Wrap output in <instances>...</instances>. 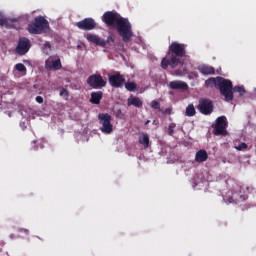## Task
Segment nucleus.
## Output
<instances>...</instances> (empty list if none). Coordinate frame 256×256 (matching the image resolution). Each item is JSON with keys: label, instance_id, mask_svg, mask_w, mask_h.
Wrapping results in <instances>:
<instances>
[{"label": "nucleus", "instance_id": "nucleus-1", "mask_svg": "<svg viewBox=\"0 0 256 256\" xmlns=\"http://www.w3.org/2000/svg\"><path fill=\"white\" fill-rule=\"evenodd\" d=\"M102 21L108 27L116 29L118 35L124 43H129L133 37V26L129 19L122 17L121 14L115 11H107L102 16Z\"/></svg>", "mask_w": 256, "mask_h": 256}, {"label": "nucleus", "instance_id": "nucleus-2", "mask_svg": "<svg viewBox=\"0 0 256 256\" xmlns=\"http://www.w3.org/2000/svg\"><path fill=\"white\" fill-rule=\"evenodd\" d=\"M186 47L187 45L185 44L172 42L168 47L166 57L161 60L162 69L165 70L168 67H171V69H177L179 65H183V57L187 56V50H185Z\"/></svg>", "mask_w": 256, "mask_h": 256}, {"label": "nucleus", "instance_id": "nucleus-3", "mask_svg": "<svg viewBox=\"0 0 256 256\" xmlns=\"http://www.w3.org/2000/svg\"><path fill=\"white\" fill-rule=\"evenodd\" d=\"M217 89H219L220 95L224 97L227 103H231V101L235 99V95L233 94V82L231 80L218 76Z\"/></svg>", "mask_w": 256, "mask_h": 256}, {"label": "nucleus", "instance_id": "nucleus-4", "mask_svg": "<svg viewBox=\"0 0 256 256\" xmlns=\"http://www.w3.org/2000/svg\"><path fill=\"white\" fill-rule=\"evenodd\" d=\"M28 33L31 35H41L49 29V21L43 16H37L32 23L28 25Z\"/></svg>", "mask_w": 256, "mask_h": 256}, {"label": "nucleus", "instance_id": "nucleus-5", "mask_svg": "<svg viewBox=\"0 0 256 256\" xmlns=\"http://www.w3.org/2000/svg\"><path fill=\"white\" fill-rule=\"evenodd\" d=\"M113 117L109 113L98 114V120L101 133L104 135H111L113 133V124L111 123Z\"/></svg>", "mask_w": 256, "mask_h": 256}, {"label": "nucleus", "instance_id": "nucleus-6", "mask_svg": "<svg viewBox=\"0 0 256 256\" xmlns=\"http://www.w3.org/2000/svg\"><path fill=\"white\" fill-rule=\"evenodd\" d=\"M86 39L87 41H89V43H93L98 47H106L107 45L111 46L115 44V38L113 36H108L107 40H105L97 36L96 34L89 33L86 35Z\"/></svg>", "mask_w": 256, "mask_h": 256}, {"label": "nucleus", "instance_id": "nucleus-7", "mask_svg": "<svg viewBox=\"0 0 256 256\" xmlns=\"http://www.w3.org/2000/svg\"><path fill=\"white\" fill-rule=\"evenodd\" d=\"M86 83L92 89H103V87H107V80L103 79V76H101V74L90 75L87 78Z\"/></svg>", "mask_w": 256, "mask_h": 256}, {"label": "nucleus", "instance_id": "nucleus-8", "mask_svg": "<svg viewBox=\"0 0 256 256\" xmlns=\"http://www.w3.org/2000/svg\"><path fill=\"white\" fill-rule=\"evenodd\" d=\"M197 109L202 115H211L214 109L213 101L207 98L200 99Z\"/></svg>", "mask_w": 256, "mask_h": 256}, {"label": "nucleus", "instance_id": "nucleus-9", "mask_svg": "<svg viewBox=\"0 0 256 256\" xmlns=\"http://www.w3.org/2000/svg\"><path fill=\"white\" fill-rule=\"evenodd\" d=\"M214 135H227V117L220 116L216 119V124L213 130Z\"/></svg>", "mask_w": 256, "mask_h": 256}, {"label": "nucleus", "instance_id": "nucleus-10", "mask_svg": "<svg viewBox=\"0 0 256 256\" xmlns=\"http://www.w3.org/2000/svg\"><path fill=\"white\" fill-rule=\"evenodd\" d=\"M76 27L82 31H93V29H96L97 23L93 18H85L77 22Z\"/></svg>", "mask_w": 256, "mask_h": 256}, {"label": "nucleus", "instance_id": "nucleus-11", "mask_svg": "<svg viewBox=\"0 0 256 256\" xmlns=\"http://www.w3.org/2000/svg\"><path fill=\"white\" fill-rule=\"evenodd\" d=\"M30 49L31 41L25 37L20 38L16 47V53H18V55H26V53H29Z\"/></svg>", "mask_w": 256, "mask_h": 256}, {"label": "nucleus", "instance_id": "nucleus-12", "mask_svg": "<svg viewBox=\"0 0 256 256\" xmlns=\"http://www.w3.org/2000/svg\"><path fill=\"white\" fill-rule=\"evenodd\" d=\"M108 81L111 87H114L115 89H119L120 87H123V83H125V76L117 72L116 74L109 75Z\"/></svg>", "mask_w": 256, "mask_h": 256}, {"label": "nucleus", "instance_id": "nucleus-13", "mask_svg": "<svg viewBox=\"0 0 256 256\" xmlns=\"http://www.w3.org/2000/svg\"><path fill=\"white\" fill-rule=\"evenodd\" d=\"M63 65L61 64V59H54L52 56H50L45 61V69L47 71H59V69H62Z\"/></svg>", "mask_w": 256, "mask_h": 256}, {"label": "nucleus", "instance_id": "nucleus-14", "mask_svg": "<svg viewBox=\"0 0 256 256\" xmlns=\"http://www.w3.org/2000/svg\"><path fill=\"white\" fill-rule=\"evenodd\" d=\"M170 89L178 90V91H187L189 89V85L186 82L181 80L172 81L169 83Z\"/></svg>", "mask_w": 256, "mask_h": 256}, {"label": "nucleus", "instance_id": "nucleus-15", "mask_svg": "<svg viewBox=\"0 0 256 256\" xmlns=\"http://www.w3.org/2000/svg\"><path fill=\"white\" fill-rule=\"evenodd\" d=\"M131 105L133 107H137L138 109H141V107H143V101L141 100V98L137 97V96H133L131 95L128 99H127V106L131 107Z\"/></svg>", "mask_w": 256, "mask_h": 256}, {"label": "nucleus", "instance_id": "nucleus-16", "mask_svg": "<svg viewBox=\"0 0 256 256\" xmlns=\"http://www.w3.org/2000/svg\"><path fill=\"white\" fill-rule=\"evenodd\" d=\"M207 159H209V154H207L206 150H199L198 152H196L195 154V161L196 163H205V161H207Z\"/></svg>", "mask_w": 256, "mask_h": 256}, {"label": "nucleus", "instance_id": "nucleus-17", "mask_svg": "<svg viewBox=\"0 0 256 256\" xmlns=\"http://www.w3.org/2000/svg\"><path fill=\"white\" fill-rule=\"evenodd\" d=\"M101 99H103V93L101 91L91 93L90 101L94 105H99V103H101Z\"/></svg>", "mask_w": 256, "mask_h": 256}, {"label": "nucleus", "instance_id": "nucleus-18", "mask_svg": "<svg viewBox=\"0 0 256 256\" xmlns=\"http://www.w3.org/2000/svg\"><path fill=\"white\" fill-rule=\"evenodd\" d=\"M198 71H200L202 75H215V68L211 66H200Z\"/></svg>", "mask_w": 256, "mask_h": 256}, {"label": "nucleus", "instance_id": "nucleus-19", "mask_svg": "<svg viewBox=\"0 0 256 256\" xmlns=\"http://www.w3.org/2000/svg\"><path fill=\"white\" fill-rule=\"evenodd\" d=\"M138 142L140 145H143L144 149H148L150 142H149V134L143 133L140 137Z\"/></svg>", "mask_w": 256, "mask_h": 256}, {"label": "nucleus", "instance_id": "nucleus-20", "mask_svg": "<svg viewBox=\"0 0 256 256\" xmlns=\"http://www.w3.org/2000/svg\"><path fill=\"white\" fill-rule=\"evenodd\" d=\"M218 81H219V76H217L216 78L211 77L205 81V85L206 87H210L211 89H213V87L217 88L219 85Z\"/></svg>", "mask_w": 256, "mask_h": 256}, {"label": "nucleus", "instance_id": "nucleus-21", "mask_svg": "<svg viewBox=\"0 0 256 256\" xmlns=\"http://www.w3.org/2000/svg\"><path fill=\"white\" fill-rule=\"evenodd\" d=\"M9 26V20L7 17H5V14L0 11V27H8Z\"/></svg>", "mask_w": 256, "mask_h": 256}, {"label": "nucleus", "instance_id": "nucleus-22", "mask_svg": "<svg viewBox=\"0 0 256 256\" xmlns=\"http://www.w3.org/2000/svg\"><path fill=\"white\" fill-rule=\"evenodd\" d=\"M125 89L130 91L131 93L137 91V84L135 82H127L125 83Z\"/></svg>", "mask_w": 256, "mask_h": 256}, {"label": "nucleus", "instance_id": "nucleus-23", "mask_svg": "<svg viewBox=\"0 0 256 256\" xmlns=\"http://www.w3.org/2000/svg\"><path fill=\"white\" fill-rule=\"evenodd\" d=\"M195 113H196L195 106L193 104H189L186 108V116L194 117Z\"/></svg>", "mask_w": 256, "mask_h": 256}, {"label": "nucleus", "instance_id": "nucleus-24", "mask_svg": "<svg viewBox=\"0 0 256 256\" xmlns=\"http://www.w3.org/2000/svg\"><path fill=\"white\" fill-rule=\"evenodd\" d=\"M233 91H236V93H239L240 97H243L247 91L245 90V87L243 86H235L233 88Z\"/></svg>", "mask_w": 256, "mask_h": 256}, {"label": "nucleus", "instance_id": "nucleus-25", "mask_svg": "<svg viewBox=\"0 0 256 256\" xmlns=\"http://www.w3.org/2000/svg\"><path fill=\"white\" fill-rule=\"evenodd\" d=\"M16 71H19V73H27V67L23 65V63H18L15 65Z\"/></svg>", "mask_w": 256, "mask_h": 256}, {"label": "nucleus", "instance_id": "nucleus-26", "mask_svg": "<svg viewBox=\"0 0 256 256\" xmlns=\"http://www.w3.org/2000/svg\"><path fill=\"white\" fill-rule=\"evenodd\" d=\"M175 127H177V124H175V123L169 124L168 135H170V137H173V133H175Z\"/></svg>", "mask_w": 256, "mask_h": 256}, {"label": "nucleus", "instance_id": "nucleus-27", "mask_svg": "<svg viewBox=\"0 0 256 256\" xmlns=\"http://www.w3.org/2000/svg\"><path fill=\"white\" fill-rule=\"evenodd\" d=\"M47 49H49V50H47ZM49 51H51V43L45 42L43 44V53H45L46 55H49Z\"/></svg>", "mask_w": 256, "mask_h": 256}, {"label": "nucleus", "instance_id": "nucleus-28", "mask_svg": "<svg viewBox=\"0 0 256 256\" xmlns=\"http://www.w3.org/2000/svg\"><path fill=\"white\" fill-rule=\"evenodd\" d=\"M248 145L245 142H241L238 146H236L237 151H244L247 149Z\"/></svg>", "mask_w": 256, "mask_h": 256}, {"label": "nucleus", "instance_id": "nucleus-29", "mask_svg": "<svg viewBox=\"0 0 256 256\" xmlns=\"http://www.w3.org/2000/svg\"><path fill=\"white\" fill-rule=\"evenodd\" d=\"M151 108L152 109H161V103H159V101L154 100L151 102Z\"/></svg>", "mask_w": 256, "mask_h": 256}, {"label": "nucleus", "instance_id": "nucleus-30", "mask_svg": "<svg viewBox=\"0 0 256 256\" xmlns=\"http://www.w3.org/2000/svg\"><path fill=\"white\" fill-rule=\"evenodd\" d=\"M60 97H69V91L65 88L60 90Z\"/></svg>", "mask_w": 256, "mask_h": 256}, {"label": "nucleus", "instance_id": "nucleus-31", "mask_svg": "<svg viewBox=\"0 0 256 256\" xmlns=\"http://www.w3.org/2000/svg\"><path fill=\"white\" fill-rule=\"evenodd\" d=\"M39 146H37V141H32L31 142V151H38Z\"/></svg>", "mask_w": 256, "mask_h": 256}, {"label": "nucleus", "instance_id": "nucleus-32", "mask_svg": "<svg viewBox=\"0 0 256 256\" xmlns=\"http://www.w3.org/2000/svg\"><path fill=\"white\" fill-rule=\"evenodd\" d=\"M162 113L163 115H171V113H173V110L171 108H166Z\"/></svg>", "mask_w": 256, "mask_h": 256}, {"label": "nucleus", "instance_id": "nucleus-33", "mask_svg": "<svg viewBox=\"0 0 256 256\" xmlns=\"http://www.w3.org/2000/svg\"><path fill=\"white\" fill-rule=\"evenodd\" d=\"M36 102L37 103H43V98L41 96L36 97Z\"/></svg>", "mask_w": 256, "mask_h": 256}, {"label": "nucleus", "instance_id": "nucleus-34", "mask_svg": "<svg viewBox=\"0 0 256 256\" xmlns=\"http://www.w3.org/2000/svg\"><path fill=\"white\" fill-rule=\"evenodd\" d=\"M234 202H235V200H233L232 197L228 198L227 201H226V203H234Z\"/></svg>", "mask_w": 256, "mask_h": 256}, {"label": "nucleus", "instance_id": "nucleus-35", "mask_svg": "<svg viewBox=\"0 0 256 256\" xmlns=\"http://www.w3.org/2000/svg\"><path fill=\"white\" fill-rule=\"evenodd\" d=\"M20 231H24V233H29V230L27 229H21Z\"/></svg>", "mask_w": 256, "mask_h": 256}, {"label": "nucleus", "instance_id": "nucleus-36", "mask_svg": "<svg viewBox=\"0 0 256 256\" xmlns=\"http://www.w3.org/2000/svg\"><path fill=\"white\" fill-rule=\"evenodd\" d=\"M149 123H151V121H150V120H147V121L145 122V125H149Z\"/></svg>", "mask_w": 256, "mask_h": 256}, {"label": "nucleus", "instance_id": "nucleus-37", "mask_svg": "<svg viewBox=\"0 0 256 256\" xmlns=\"http://www.w3.org/2000/svg\"><path fill=\"white\" fill-rule=\"evenodd\" d=\"M184 73H187V69L186 68H184Z\"/></svg>", "mask_w": 256, "mask_h": 256}]
</instances>
